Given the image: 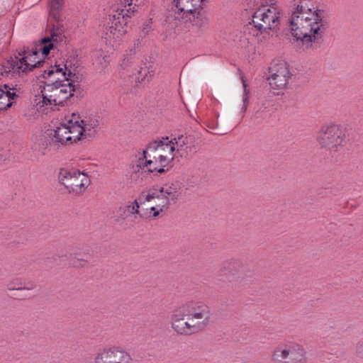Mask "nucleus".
<instances>
[{
  "instance_id": "nucleus-4",
  "label": "nucleus",
  "mask_w": 363,
  "mask_h": 363,
  "mask_svg": "<svg viewBox=\"0 0 363 363\" xmlns=\"http://www.w3.org/2000/svg\"><path fill=\"white\" fill-rule=\"evenodd\" d=\"M182 310L192 334L197 333L209 324L212 312L211 308L201 301H191L182 305Z\"/></svg>"
},
{
  "instance_id": "nucleus-24",
  "label": "nucleus",
  "mask_w": 363,
  "mask_h": 363,
  "mask_svg": "<svg viewBox=\"0 0 363 363\" xmlns=\"http://www.w3.org/2000/svg\"><path fill=\"white\" fill-rule=\"evenodd\" d=\"M130 54L125 55V57L121 62V67L123 70L127 72V74L130 75H135V71L137 70L136 64L137 60L135 57V51L130 50Z\"/></svg>"
},
{
  "instance_id": "nucleus-19",
  "label": "nucleus",
  "mask_w": 363,
  "mask_h": 363,
  "mask_svg": "<svg viewBox=\"0 0 363 363\" xmlns=\"http://www.w3.org/2000/svg\"><path fill=\"white\" fill-rule=\"evenodd\" d=\"M22 69L21 68L18 57L10 59L0 63V79L21 75Z\"/></svg>"
},
{
  "instance_id": "nucleus-32",
  "label": "nucleus",
  "mask_w": 363,
  "mask_h": 363,
  "mask_svg": "<svg viewBox=\"0 0 363 363\" xmlns=\"http://www.w3.org/2000/svg\"><path fill=\"white\" fill-rule=\"evenodd\" d=\"M242 80V85H243V94H242V106L241 108V111L244 113L246 111L248 106V94H249V90L247 89V84L244 79Z\"/></svg>"
},
{
  "instance_id": "nucleus-3",
  "label": "nucleus",
  "mask_w": 363,
  "mask_h": 363,
  "mask_svg": "<svg viewBox=\"0 0 363 363\" xmlns=\"http://www.w3.org/2000/svg\"><path fill=\"white\" fill-rule=\"evenodd\" d=\"M45 73L50 77L55 76L57 83L55 84L61 92L60 94L64 102L74 96V94L79 89V84H76L72 79L75 74L67 62L55 65V66L50 67V69H45Z\"/></svg>"
},
{
  "instance_id": "nucleus-18",
  "label": "nucleus",
  "mask_w": 363,
  "mask_h": 363,
  "mask_svg": "<svg viewBox=\"0 0 363 363\" xmlns=\"http://www.w3.org/2000/svg\"><path fill=\"white\" fill-rule=\"evenodd\" d=\"M172 326L174 331L180 335H192L185 313L182 310V306L176 309L172 315Z\"/></svg>"
},
{
  "instance_id": "nucleus-27",
  "label": "nucleus",
  "mask_w": 363,
  "mask_h": 363,
  "mask_svg": "<svg viewBox=\"0 0 363 363\" xmlns=\"http://www.w3.org/2000/svg\"><path fill=\"white\" fill-rule=\"evenodd\" d=\"M138 74L137 79L139 82L145 83L149 82L154 75V70L150 67H141L135 71V75Z\"/></svg>"
},
{
  "instance_id": "nucleus-28",
  "label": "nucleus",
  "mask_w": 363,
  "mask_h": 363,
  "mask_svg": "<svg viewBox=\"0 0 363 363\" xmlns=\"http://www.w3.org/2000/svg\"><path fill=\"white\" fill-rule=\"evenodd\" d=\"M94 57V63L99 68L104 69L106 67L109 63L108 56L105 55L101 50L96 51Z\"/></svg>"
},
{
  "instance_id": "nucleus-2",
  "label": "nucleus",
  "mask_w": 363,
  "mask_h": 363,
  "mask_svg": "<svg viewBox=\"0 0 363 363\" xmlns=\"http://www.w3.org/2000/svg\"><path fill=\"white\" fill-rule=\"evenodd\" d=\"M99 125L98 117L94 114L72 113L66 122L49 131L50 145L59 147L92 138L96 135Z\"/></svg>"
},
{
  "instance_id": "nucleus-13",
  "label": "nucleus",
  "mask_w": 363,
  "mask_h": 363,
  "mask_svg": "<svg viewBox=\"0 0 363 363\" xmlns=\"http://www.w3.org/2000/svg\"><path fill=\"white\" fill-rule=\"evenodd\" d=\"M291 77V74L287 63L284 61L280 62L270 68L269 84L274 90H283L287 87Z\"/></svg>"
},
{
  "instance_id": "nucleus-5",
  "label": "nucleus",
  "mask_w": 363,
  "mask_h": 363,
  "mask_svg": "<svg viewBox=\"0 0 363 363\" xmlns=\"http://www.w3.org/2000/svg\"><path fill=\"white\" fill-rule=\"evenodd\" d=\"M272 363H306V349L301 344L289 342L277 345L271 354Z\"/></svg>"
},
{
  "instance_id": "nucleus-29",
  "label": "nucleus",
  "mask_w": 363,
  "mask_h": 363,
  "mask_svg": "<svg viewBox=\"0 0 363 363\" xmlns=\"http://www.w3.org/2000/svg\"><path fill=\"white\" fill-rule=\"evenodd\" d=\"M33 284L26 286L25 284L20 279H15L8 284L7 288L9 290H31L34 289Z\"/></svg>"
},
{
  "instance_id": "nucleus-10",
  "label": "nucleus",
  "mask_w": 363,
  "mask_h": 363,
  "mask_svg": "<svg viewBox=\"0 0 363 363\" xmlns=\"http://www.w3.org/2000/svg\"><path fill=\"white\" fill-rule=\"evenodd\" d=\"M280 11L274 6H264L252 16V23L259 31L275 29L279 25Z\"/></svg>"
},
{
  "instance_id": "nucleus-35",
  "label": "nucleus",
  "mask_w": 363,
  "mask_h": 363,
  "mask_svg": "<svg viewBox=\"0 0 363 363\" xmlns=\"http://www.w3.org/2000/svg\"><path fill=\"white\" fill-rule=\"evenodd\" d=\"M355 352L357 356L359 358L363 359V339H362L357 343L355 347Z\"/></svg>"
},
{
  "instance_id": "nucleus-23",
  "label": "nucleus",
  "mask_w": 363,
  "mask_h": 363,
  "mask_svg": "<svg viewBox=\"0 0 363 363\" xmlns=\"http://www.w3.org/2000/svg\"><path fill=\"white\" fill-rule=\"evenodd\" d=\"M185 21H190L194 26L200 30H205L208 27L209 20L202 9H196L195 13L189 17H185Z\"/></svg>"
},
{
  "instance_id": "nucleus-33",
  "label": "nucleus",
  "mask_w": 363,
  "mask_h": 363,
  "mask_svg": "<svg viewBox=\"0 0 363 363\" xmlns=\"http://www.w3.org/2000/svg\"><path fill=\"white\" fill-rule=\"evenodd\" d=\"M164 207L161 206L160 208H157L155 206H152L150 208L149 215L147 213L146 214H140V218H148V217H152V218H157L159 216L160 213L163 211Z\"/></svg>"
},
{
  "instance_id": "nucleus-20",
  "label": "nucleus",
  "mask_w": 363,
  "mask_h": 363,
  "mask_svg": "<svg viewBox=\"0 0 363 363\" xmlns=\"http://www.w3.org/2000/svg\"><path fill=\"white\" fill-rule=\"evenodd\" d=\"M16 90V87H10L8 84H4V89L0 88V111H5L11 106L12 100L18 96Z\"/></svg>"
},
{
  "instance_id": "nucleus-7",
  "label": "nucleus",
  "mask_w": 363,
  "mask_h": 363,
  "mask_svg": "<svg viewBox=\"0 0 363 363\" xmlns=\"http://www.w3.org/2000/svg\"><path fill=\"white\" fill-rule=\"evenodd\" d=\"M135 157L134 169L137 172L162 174L167 170L165 168L169 164L162 162L158 157V154L147 145L142 152H139Z\"/></svg>"
},
{
  "instance_id": "nucleus-26",
  "label": "nucleus",
  "mask_w": 363,
  "mask_h": 363,
  "mask_svg": "<svg viewBox=\"0 0 363 363\" xmlns=\"http://www.w3.org/2000/svg\"><path fill=\"white\" fill-rule=\"evenodd\" d=\"M155 199H161V194L160 191V189H150L147 191H143L138 197V200L141 203L149 202Z\"/></svg>"
},
{
  "instance_id": "nucleus-21",
  "label": "nucleus",
  "mask_w": 363,
  "mask_h": 363,
  "mask_svg": "<svg viewBox=\"0 0 363 363\" xmlns=\"http://www.w3.org/2000/svg\"><path fill=\"white\" fill-rule=\"evenodd\" d=\"M161 194V199L162 200V203L163 207H167L170 203V201H175L179 197V191L176 185L165 184L160 188Z\"/></svg>"
},
{
  "instance_id": "nucleus-8",
  "label": "nucleus",
  "mask_w": 363,
  "mask_h": 363,
  "mask_svg": "<svg viewBox=\"0 0 363 363\" xmlns=\"http://www.w3.org/2000/svg\"><path fill=\"white\" fill-rule=\"evenodd\" d=\"M45 72V70L43 71ZM43 78L48 82L43 86H40V94L35 96L34 104L37 108H41L48 106H59L63 105L64 101L61 96V92L58 86L55 84V76L53 77H48L45 73L43 74Z\"/></svg>"
},
{
  "instance_id": "nucleus-1",
  "label": "nucleus",
  "mask_w": 363,
  "mask_h": 363,
  "mask_svg": "<svg viewBox=\"0 0 363 363\" xmlns=\"http://www.w3.org/2000/svg\"><path fill=\"white\" fill-rule=\"evenodd\" d=\"M325 11L313 0H294L288 19L290 33L298 45L311 48L319 43L325 30Z\"/></svg>"
},
{
  "instance_id": "nucleus-30",
  "label": "nucleus",
  "mask_w": 363,
  "mask_h": 363,
  "mask_svg": "<svg viewBox=\"0 0 363 363\" xmlns=\"http://www.w3.org/2000/svg\"><path fill=\"white\" fill-rule=\"evenodd\" d=\"M145 0H123L125 12L130 13L136 12L138 9L144 4Z\"/></svg>"
},
{
  "instance_id": "nucleus-9",
  "label": "nucleus",
  "mask_w": 363,
  "mask_h": 363,
  "mask_svg": "<svg viewBox=\"0 0 363 363\" xmlns=\"http://www.w3.org/2000/svg\"><path fill=\"white\" fill-rule=\"evenodd\" d=\"M60 182L69 193L80 194L85 191L90 184L87 174L79 170L62 169L59 173Z\"/></svg>"
},
{
  "instance_id": "nucleus-12",
  "label": "nucleus",
  "mask_w": 363,
  "mask_h": 363,
  "mask_svg": "<svg viewBox=\"0 0 363 363\" xmlns=\"http://www.w3.org/2000/svg\"><path fill=\"white\" fill-rule=\"evenodd\" d=\"M40 53L42 54L40 44L39 45V48H33L30 50L28 48L23 47V49L20 50L18 61L22 69V74H27L34 68L43 67L45 65V62L43 61L40 57Z\"/></svg>"
},
{
  "instance_id": "nucleus-11",
  "label": "nucleus",
  "mask_w": 363,
  "mask_h": 363,
  "mask_svg": "<svg viewBox=\"0 0 363 363\" xmlns=\"http://www.w3.org/2000/svg\"><path fill=\"white\" fill-rule=\"evenodd\" d=\"M94 363H133L131 354L121 346L105 347L96 354Z\"/></svg>"
},
{
  "instance_id": "nucleus-15",
  "label": "nucleus",
  "mask_w": 363,
  "mask_h": 363,
  "mask_svg": "<svg viewBox=\"0 0 363 363\" xmlns=\"http://www.w3.org/2000/svg\"><path fill=\"white\" fill-rule=\"evenodd\" d=\"M65 28L62 25L57 23L50 30V37L44 38L40 42L42 55L47 56L51 50L57 48L58 45L65 43Z\"/></svg>"
},
{
  "instance_id": "nucleus-22",
  "label": "nucleus",
  "mask_w": 363,
  "mask_h": 363,
  "mask_svg": "<svg viewBox=\"0 0 363 363\" xmlns=\"http://www.w3.org/2000/svg\"><path fill=\"white\" fill-rule=\"evenodd\" d=\"M174 140L175 151L178 152L181 156L191 152L194 143V138L191 136L180 135L177 138H174Z\"/></svg>"
},
{
  "instance_id": "nucleus-31",
  "label": "nucleus",
  "mask_w": 363,
  "mask_h": 363,
  "mask_svg": "<svg viewBox=\"0 0 363 363\" xmlns=\"http://www.w3.org/2000/svg\"><path fill=\"white\" fill-rule=\"evenodd\" d=\"M63 6V0H49V13L56 18Z\"/></svg>"
},
{
  "instance_id": "nucleus-16",
  "label": "nucleus",
  "mask_w": 363,
  "mask_h": 363,
  "mask_svg": "<svg viewBox=\"0 0 363 363\" xmlns=\"http://www.w3.org/2000/svg\"><path fill=\"white\" fill-rule=\"evenodd\" d=\"M130 15L125 12L124 9H121V12L113 14L112 16L113 21L111 22L108 31L106 32V38L109 39L110 43L113 41H118L122 36L126 33L125 25L127 23L125 17Z\"/></svg>"
},
{
  "instance_id": "nucleus-34",
  "label": "nucleus",
  "mask_w": 363,
  "mask_h": 363,
  "mask_svg": "<svg viewBox=\"0 0 363 363\" xmlns=\"http://www.w3.org/2000/svg\"><path fill=\"white\" fill-rule=\"evenodd\" d=\"M235 265H236L235 262H230L228 264V268H229L228 272L224 273V275L228 281H231L234 277L235 274L233 272V270L235 268Z\"/></svg>"
},
{
  "instance_id": "nucleus-25",
  "label": "nucleus",
  "mask_w": 363,
  "mask_h": 363,
  "mask_svg": "<svg viewBox=\"0 0 363 363\" xmlns=\"http://www.w3.org/2000/svg\"><path fill=\"white\" fill-rule=\"evenodd\" d=\"M139 208L140 205L137 199L133 202H128L119 208L120 216L122 219L125 220L133 215L140 216L141 213Z\"/></svg>"
},
{
  "instance_id": "nucleus-14",
  "label": "nucleus",
  "mask_w": 363,
  "mask_h": 363,
  "mask_svg": "<svg viewBox=\"0 0 363 363\" xmlns=\"http://www.w3.org/2000/svg\"><path fill=\"white\" fill-rule=\"evenodd\" d=\"M204 0H173L172 3V10L174 13V18L176 21L174 26H178L177 21L185 19L191 14L195 13L196 9L203 8Z\"/></svg>"
},
{
  "instance_id": "nucleus-17",
  "label": "nucleus",
  "mask_w": 363,
  "mask_h": 363,
  "mask_svg": "<svg viewBox=\"0 0 363 363\" xmlns=\"http://www.w3.org/2000/svg\"><path fill=\"white\" fill-rule=\"evenodd\" d=\"M152 150L158 154V157L163 162L170 164L174 159L173 152L175 151V146L173 140H169L168 138L160 140H155L148 143Z\"/></svg>"
},
{
  "instance_id": "nucleus-6",
  "label": "nucleus",
  "mask_w": 363,
  "mask_h": 363,
  "mask_svg": "<svg viewBox=\"0 0 363 363\" xmlns=\"http://www.w3.org/2000/svg\"><path fill=\"white\" fill-rule=\"evenodd\" d=\"M345 140V128L340 124L333 123L323 125L317 135L319 145L331 152L337 151Z\"/></svg>"
}]
</instances>
